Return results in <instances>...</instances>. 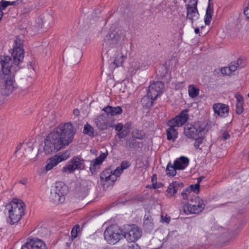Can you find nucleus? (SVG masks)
I'll return each instance as SVG.
<instances>
[{
	"label": "nucleus",
	"mask_w": 249,
	"mask_h": 249,
	"mask_svg": "<svg viewBox=\"0 0 249 249\" xmlns=\"http://www.w3.org/2000/svg\"><path fill=\"white\" fill-rule=\"evenodd\" d=\"M130 166V164L129 161L127 160L123 161L121 162L120 166L117 167L116 172L120 176L123 173L124 169H127Z\"/></svg>",
	"instance_id": "2f4dec72"
},
{
	"label": "nucleus",
	"mask_w": 249,
	"mask_h": 249,
	"mask_svg": "<svg viewBox=\"0 0 249 249\" xmlns=\"http://www.w3.org/2000/svg\"><path fill=\"white\" fill-rule=\"evenodd\" d=\"M25 203L17 199H14L6 205L4 213L9 218H21L24 216L25 210Z\"/></svg>",
	"instance_id": "39448f33"
},
{
	"label": "nucleus",
	"mask_w": 249,
	"mask_h": 249,
	"mask_svg": "<svg viewBox=\"0 0 249 249\" xmlns=\"http://www.w3.org/2000/svg\"><path fill=\"white\" fill-rule=\"evenodd\" d=\"M68 193V187L64 182H56L52 186L50 200L54 204H61L64 202L66 196Z\"/></svg>",
	"instance_id": "20e7f679"
},
{
	"label": "nucleus",
	"mask_w": 249,
	"mask_h": 249,
	"mask_svg": "<svg viewBox=\"0 0 249 249\" xmlns=\"http://www.w3.org/2000/svg\"><path fill=\"white\" fill-rule=\"evenodd\" d=\"M180 184L178 181H174L170 183L166 190L167 196H174L177 193Z\"/></svg>",
	"instance_id": "393cba45"
},
{
	"label": "nucleus",
	"mask_w": 249,
	"mask_h": 249,
	"mask_svg": "<svg viewBox=\"0 0 249 249\" xmlns=\"http://www.w3.org/2000/svg\"><path fill=\"white\" fill-rule=\"evenodd\" d=\"M146 69V68L145 66L144 68H142V65H140V62L137 61H134L130 63V66L128 68V72L130 73V75L133 76L136 73L138 70H144Z\"/></svg>",
	"instance_id": "5701e85b"
},
{
	"label": "nucleus",
	"mask_w": 249,
	"mask_h": 249,
	"mask_svg": "<svg viewBox=\"0 0 249 249\" xmlns=\"http://www.w3.org/2000/svg\"><path fill=\"white\" fill-rule=\"evenodd\" d=\"M156 99V98L152 97V96L149 95V93L147 92V95L142 99L141 103L144 107L149 108L153 106Z\"/></svg>",
	"instance_id": "a878e982"
},
{
	"label": "nucleus",
	"mask_w": 249,
	"mask_h": 249,
	"mask_svg": "<svg viewBox=\"0 0 249 249\" xmlns=\"http://www.w3.org/2000/svg\"><path fill=\"white\" fill-rule=\"evenodd\" d=\"M212 109L214 115L221 118H225L229 115V107L227 105L221 103H214Z\"/></svg>",
	"instance_id": "dca6fc26"
},
{
	"label": "nucleus",
	"mask_w": 249,
	"mask_h": 249,
	"mask_svg": "<svg viewBox=\"0 0 249 249\" xmlns=\"http://www.w3.org/2000/svg\"><path fill=\"white\" fill-rule=\"evenodd\" d=\"M19 182L22 184L25 185L27 183V179L26 178H23L19 181Z\"/></svg>",
	"instance_id": "6e6d98bb"
},
{
	"label": "nucleus",
	"mask_w": 249,
	"mask_h": 249,
	"mask_svg": "<svg viewBox=\"0 0 249 249\" xmlns=\"http://www.w3.org/2000/svg\"><path fill=\"white\" fill-rule=\"evenodd\" d=\"M171 219H160V222L162 223L169 224Z\"/></svg>",
	"instance_id": "864d4df0"
},
{
	"label": "nucleus",
	"mask_w": 249,
	"mask_h": 249,
	"mask_svg": "<svg viewBox=\"0 0 249 249\" xmlns=\"http://www.w3.org/2000/svg\"><path fill=\"white\" fill-rule=\"evenodd\" d=\"M136 138L138 139H142L141 137H136Z\"/></svg>",
	"instance_id": "052dcab7"
},
{
	"label": "nucleus",
	"mask_w": 249,
	"mask_h": 249,
	"mask_svg": "<svg viewBox=\"0 0 249 249\" xmlns=\"http://www.w3.org/2000/svg\"><path fill=\"white\" fill-rule=\"evenodd\" d=\"M107 155V151L105 153L102 152L98 157L90 161L89 169L92 174L96 172V169L99 167V166L104 161Z\"/></svg>",
	"instance_id": "aec40b11"
},
{
	"label": "nucleus",
	"mask_w": 249,
	"mask_h": 249,
	"mask_svg": "<svg viewBox=\"0 0 249 249\" xmlns=\"http://www.w3.org/2000/svg\"><path fill=\"white\" fill-rule=\"evenodd\" d=\"M191 195L189 189L186 188L185 190H183L181 193V195L184 199L188 200L189 199V196Z\"/></svg>",
	"instance_id": "4c0bfd02"
},
{
	"label": "nucleus",
	"mask_w": 249,
	"mask_h": 249,
	"mask_svg": "<svg viewBox=\"0 0 249 249\" xmlns=\"http://www.w3.org/2000/svg\"><path fill=\"white\" fill-rule=\"evenodd\" d=\"M197 198H198L199 199H202L201 198H200L198 196H194V198H193L191 199V204H188L187 205H197V204H198V203H197L198 201H197Z\"/></svg>",
	"instance_id": "49530a36"
},
{
	"label": "nucleus",
	"mask_w": 249,
	"mask_h": 249,
	"mask_svg": "<svg viewBox=\"0 0 249 249\" xmlns=\"http://www.w3.org/2000/svg\"><path fill=\"white\" fill-rule=\"evenodd\" d=\"M83 132L85 135H88L91 138H93L95 136L93 127L88 123L85 124Z\"/></svg>",
	"instance_id": "c756f323"
},
{
	"label": "nucleus",
	"mask_w": 249,
	"mask_h": 249,
	"mask_svg": "<svg viewBox=\"0 0 249 249\" xmlns=\"http://www.w3.org/2000/svg\"><path fill=\"white\" fill-rule=\"evenodd\" d=\"M164 84L160 81L153 82L149 86L148 91L149 95L155 98L162 93Z\"/></svg>",
	"instance_id": "f3484780"
},
{
	"label": "nucleus",
	"mask_w": 249,
	"mask_h": 249,
	"mask_svg": "<svg viewBox=\"0 0 249 249\" xmlns=\"http://www.w3.org/2000/svg\"><path fill=\"white\" fill-rule=\"evenodd\" d=\"M230 138V135L227 131H224L222 136V139L224 140L229 139Z\"/></svg>",
	"instance_id": "3c124183"
},
{
	"label": "nucleus",
	"mask_w": 249,
	"mask_h": 249,
	"mask_svg": "<svg viewBox=\"0 0 249 249\" xmlns=\"http://www.w3.org/2000/svg\"><path fill=\"white\" fill-rule=\"evenodd\" d=\"M20 219H7V223L11 225L17 223Z\"/></svg>",
	"instance_id": "09e8293b"
},
{
	"label": "nucleus",
	"mask_w": 249,
	"mask_h": 249,
	"mask_svg": "<svg viewBox=\"0 0 249 249\" xmlns=\"http://www.w3.org/2000/svg\"><path fill=\"white\" fill-rule=\"evenodd\" d=\"M34 8L35 7L33 5L26 6L23 9L22 14L26 16L29 14Z\"/></svg>",
	"instance_id": "e433bc0d"
},
{
	"label": "nucleus",
	"mask_w": 249,
	"mask_h": 249,
	"mask_svg": "<svg viewBox=\"0 0 249 249\" xmlns=\"http://www.w3.org/2000/svg\"><path fill=\"white\" fill-rule=\"evenodd\" d=\"M124 231L116 224H112L108 226L104 232V237L109 244L114 245L123 237H124Z\"/></svg>",
	"instance_id": "423d86ee"
},
{
	"label": "nucleus",
	"mask_w": 249,
	"mask_h": 249,
	"mask_svg": "<svg viewBox=\"0 0 249 249\" xmlns=\"http://www.w3.org/2000/svg\"><path fill=\"white\" fill-rule=\"evenodd\" d=\"M69 155L67 152H64L61 154L60 153L55 155L52 157L47 161V165L45 169L48 171L52 169L54 166L57 165L59 163L63 160H66L68 158Z\"/></svg>",
	"instance_id": "f8f14e48"
},
{
	"label": "nucleus",
	"mask_w": 249,
	"mask_h": 249,
	"mask_svg": "<svg viewBox=\"0 0 249 249\" xmlns=\"http://www.w3.org/2000/svg\"><path fill=\"white\" fill-rule=\"evenodd\" d=\"M197 199V205H185L183 206V212L187 214L190 213L198 214L204 209L205 205L202 199Z\"/></svg>",
	"instance_id": "2eb2a0df"
},
{
	"label": "nucleus",
	"mask_w": 249,
	"mask_h": 249,
	"mask_svg": "<svg viewBox=\"0 0 249 249\" xmlns=\"http://www.w3.org/2000/svg\"><path fill=\"white\" fill-rule=\"evenodd\" d=\"M23 46V40L17 37L14 41L12 53L13 61L9 56L0 55V64L3 75V81L8 92H12L13 90L15 74L20 69L19 65L24 57Z\"/></svg>",
	"instance_id": "f257e3e1"
},
{
	"label": "nucleus",
	"mask_w": 249,
	"mask_h": 249,
	"mask_svg": "<svg viewBox=\"0 0 249 249\" xmlns=\"http://www.w3.org/2000/svg\"><path fill=\"white\" fill-rule=\"evenodd\" d=\"M126 55L124 54L121 52H119L115 55L113 61V65L115 68H117L122 66L126 58Z\"/></svg>",
	"instance_id": "b1692460"
},
{
	"label": "nucleus",
	"mask_w": 249,
	"mask_h": 249,
	"mask_svg": "<svg viewBox=\"0 0 249 249\" xmlns=\"http://www.w3.org/2000/svg\"><path fill=\"white\" fill-rule=\"evenodd\" d=\"M74 132L71 123L61 124L53 130L45 139L44 151L51 154L68 145L73 140Z\"/></svg>",
	"instance_id": "f03ea898"
},
{
	"label": "nucleus",
	"mask_w": 249,
	"mask_h": 249,
	"mask_svg": "<svg viewBox=\"0 0 249 249\" xmlns=\"http://www.w3.org/2000/svg\"><path fill=\"white\" fill-rule=\"evenodd\" d=\"M195 142L194 143V146L196 149H198L200 145L203 142V139L201 138L200 136L196 138V139H195Z\"/></svg>",
	"instance_id": "ea45409f"
},
{
	"label": "nucleus",
	"mask_w": 249,
	"mask_h": 249,
	"mask_svg": "<svg viewBox=\"0 0 249 249\" xmlns=\"http://www.w3.org/2000/svg\"><path fill=\"white\" fill-rule=\"evenodd\" d=\"M244 111L243 103H236V112L237 114H240Z\"/></svg>",
	"instance_id": "58836bf2"
},
{
	"label": "nucleus",
	"mask_w": 249,
	"mask_h": 249,
	"mask_svg": "<svg viewBox=\"0 0 249 249\" xmlns=\"http://www.w3.org/2000/svg\"><path fill=\"white\" fill-rule=\"evenodd\" d=\"M80 231V226L78 224L75 225L73 228L72 229V230L71 231V236L76 238L77 236L78 233Z\"/></svg>",
	"instance_id": "f704fd0d"
},
{
	"label": "nucleus",
	"mask_w": 249,
	"mask_h": 249,
	"mask_svg": "<svg viewBox=\"0 0 249 249\" xmlns=\"http://www.w3.org/2000/svg\"><path fill=\"white\" fill-rule=\"evenodd\" d=\"M199 32V29L198 28H196L195 29V33L196 34H198Z\"/></svg>",
	"instance_id": "13d9d810"
},
{
	"label": "nucleus",
	"mask_w": 249,
	"mask_h": 249,
	"mask_svg": "<svg viewBox=\"0 0 249 249\" xmlns=\"http://www.w3.org/2000/svg\"><path fill=\"white\" fill-rule=\"evenodd\" d=\"M21 249H46V246L41 240L31 239L22 245Z\"/></svg>",
	"instance_id": "6ab92c4d"
},
{
	"label": "nucleus",
	"mask_w": 249,
	"mask_h": 249,
	"mask_svg": "<svg viewBox=\"0 0 249 249\" xmlns=\"http://www.w3.org/2000/svg\"><path fill=\"white\" fill-rule=\"evenodd\" d=\"M177 170L176 166L174 164H173L171 163V161H170L166 166V174L169 177H174L177 174Z\"/></svg>",
	"instance_id": "7c9ffc66"
},
{
	"label": "nucleus",
	"mask_w": 249,
	"mask_h": 249,
	"mask_svg": "<svg viewBox=\"0 0 249 249\" xmlns=\"http://www.w3.org/2000/svg\"><path fill=\"white\" fill-rule=\"evenodd\" d=\"M235 97L236 100V103H244V99L242 96L239 94H236L235 95Z\"/></svg>",
	"instance_id": "a18cd8bd"
},
{
	"label": "nucleus",
	"mask_w": 249,
	"mask_h": 249,
	"mask_svg": "<svg viewBox=\"0 0 249 249\" xmlns=\"http://www.w3.org/2000/svg\"><path fill=\"white\" fill-rule=\"evenodd\" d=\"M124 229V237L130 242L137 241L142 235V230L134 224L126 225Z\"/></svg>",
	"instance_id": "1a4fd4ad"
},
{
	"label": "nucleus",
	"mask_w": 249,
	"mask_h": 249,
	"mask_svg": "<svg viewBox=\"0 0 249 249\" xmlns=\"http://www.w3.org/2000/svg\"><path fill=\"white\" fill-rule=\"evenodd\" d=\"M245 65L246 64L243 60L239 58L236 61L231 62L229 67L221 68V72L223 75H230L232 72L235 71L237 69L244 67Z\"/></svg>",
	"instance_id": "4468645a"
},
{
	"label": "nucleus",
	"mask_w": 249,
	"mask_h": 249,
	"mask_svg": "<svg viewBox=\"0 0 249 249\" xmlns=\"http://www.w3.org/2000/svg\"><path fill=\"white\" fill-rule=\"evenodd\" d=\"M199 184L197 183L195 185H191L187 188L189 189L190 192L192 193V192L196 194H198L199 192Z\"/></svg>",
	"instance_id": "72a5a7b5"
},
{
	"label": "nucleus",
	"mask_w": 249,
	"mask_h": 249,
	"mask_svg": "<svg viewBox=\"0 0 249 249\" xmlns=\"http://www.w3.org/2000/svg\"><path fill=\"white\" fill-rule=\"evenodd\" d=\"M156 179V176L155 175H153L152 178V181L153 182L154 179Z\"/></svg>",
	"instance_id": "bf43d9fd"
},
{
	"label": "nucleus",
	"mask_w": 249,
	"mask_h": 249,
	"mask_svg": "<svg viewBox=\"0 0 249 249\" xmlns=\"http://www.w3.org/2000/svg\"><path fill=\"white\" fill-rule=\"evenodd\" d=\"M184 82H178L176 85V87L177 88H182L183 87H184Z\"/></svg>",
	"instance_id": "603ef678"
},
{
	"label": "nucleus",
	"mask_w": 249,
	"mask_h": 249,
	"mask_svg": "<svg viewBox=\"0 0 249 249\" xmlns=\"http://www.w3.org/2000/svg\"><path fill=\"white\" fill-rule=\"evenodd\" d=\"M118 36L114 32L108 33L105 37L103 45L107 49L108 47L114 48L118 43Z\"/></svg>",
	"instance_id": "a211bd4d"
},
{
	"label": "nucleus",
	"mask_w": 249,
	"mask_h": 249,
	"mask_svg": "<svg viewBox=\"0 0 249 249\" xmlns=\"http://www.w3.org/2000/svg\"><path fill=\"white\" fill-rule=\"evenodd\" d=\"M84 160L79 157H73L67 165L62 168V171L72 173L76 170H83L85 168Z\"/></svg>",
	"instance_id": "9d476101"
},
{
	"label": "nucleus",
	"mask_w": 249,
	"mask_h": 249,
	"mask_svg": "<svg viewBox=\"0 0 249 249\" xmlns=\"http://www.w3.org/2000/svg\"><path fill=\"white\" fill-rule=\"evenodd\" d=\"M77 194L79 198L83 199L88 195V189L86 187L84 188L82 190L78 191Z\"/></svg>",
	"instance_id": "c9c22d12"
},
{
	"label": "nucleus",
	"mask_w": 249,
	"mask_h": 249,
	"mask_svg": "<svg viewBox=\"0 0 249 249\" xmlns=\"http://www.w3.org/2000/svg\"><path fill=\"white\" fill-rule=\"evenodd\" d=\"M23 0H17V1H14L12 2L8 1H2L0 2V9L2 11L4 10L8 6L14 4L16 3L19 4L23 2Z\"/></svg>",
	"instance_id": "473e14b6"
},
{
	"label": "nucleus",
	"mask_w": 249,
	"mask_h": 249,
	"mask_svg": "<svg viewBox=\"0 0 249 249\" xmlns=\"http://www.w3.org/2000/svg\"><path fill=\"white\" fill-rule=\"evenodd\" d=\"M119 177L120 175L116 172V170L112 171L110 169L107 168L101 174L100 179L103 187L105 188L112 186Z\"/></svg>",
	"instance_id": "6e6552de"
},
{
	"label": "nucleus",
	"mask_w": 249,
	"mask_h": 249,
	"mask_svg": "<svg viewBox=\"0 0 249 249\" xmlns=\"http://www.w3.org/2000/svg\"><path fill=\"white\" fill-rule=\"evenodd\" d=\"M152 188L153 189H156L158 188V186H157V183H153L152 184Z\"/></svg>",
	"instance_id": "4d7b16f0"
},
{
	"label": "nucleus",
	"mask_w": 249,
	"mask_h": 249,
	"mask_svg": "<svg viewBox=\"0 0 249 249\" xmlns=\"http://www.w3.org/2000/svg\"><path fill=\"white\" fill-rule=\"evenodd\" d=\"M94 123L100 130H105L113 127L112 123H109L108 117L103 114L96 116L94 119Z\"/></svg>",
	"instance_id": "ddd939ff"
},
{
	"label": "nucleus",
	"mask_w": 249,
	"mask_h": 249,
	"mask_svg": "<svg viewBox=\"0 0 249 249\" xmlns=\"http://www.w3.org/2000/svg\"><path fill=\"white\" fill-rule=\"evenodd\" d=\"M205 125L200 122L187 124L184 127L183 133L188 139L195 140L201 136L204 132Z\"/></svg>",
	"instance_id": "0eeeda50"
},
{
	"label": "nucleus",
	"mask_w": 249,
	"mask_h": 249,
	"mask_svg": "<svg viewBox=\"0 0 249 249\" xmlns=\"http://www.w3.org/2000/svg\"><path fill=\"white\" fill-rule=\"evenodd\" d=\"M106 211V210H100L97 211L93 212L91 214L92 217H98L102 215Z\"/></svg>",
	"instance_id": "a19ab883"
},
{
	"label": "nucleus",
	"mask_w": 249,
	"mask_h": 249,
	"mask_svg": "<svg viewBox=\"0 0 249 249\" xmlns=\"http://www.w3.org/2000/svg\"><path fill=\"white\" fill-rule=\"evenodd\" d=\"M247 96L249 98V93L248 94Z\"/></svg>",
	"instance_id": "680f3d73"
},
{
	"label": "nucleus",
	"mask_w": 249,
	"mask_h": 249,
	"mask_svg": "<svg viewBox=\"0 0 249 249\" xmlns=\"http://www.w3.org/2000/svg\"><path fill=\"white\" fill-rule=\"evenodd\" d=\"M244 13L247 18L249 19V3L248 4L247 6L245 7Z\"/></svg>",
	"instance_id": "8fccbe9b"
},
{
	"label": "nucleus",
	"mask_w": 249,
	"mask_h": 249,
	"mask_svg": "<svg viewBox=\"0 0 249 249\" xmlns=\"http://www.w3.org/2000/svg\"><path fill=\"white\" fill-rule=\"evenodd\" d=\"M213 13V7L211 6L210 3H209L204 17V22L206 25H208L210 24Z\"/></svg>",
	"instance_id": "cd10ccee"
},
{
	"label": "nucleus",
	"mask_w": 249,
	"mask_h": 249,
	"mask_svg": "<svg viewBox=\"0 0 249 249\" xmlns=\"http://www.w3.org/2000/svg\"><path fill=\"white\" fill-rule=\"evenodd\" d=\"M123 249H141L138 245H124Z\"/></svg>",
	"instance_id": "37998d69"
},
{
	"label": "nucleus",
	"mask_w": 249,
	"mask_h": 249,
	"mask_svg": "<svg viewBox=\"0 0 249 249\" xmlns=\"http://www.w3.org/2000/svg\"><path fill=\"white\" fill-rule=\"evenodd\" d=\"M189 96L192 99H195L199 94L200 89L195 85L190 84L188 87Z\"/></svg>",
	"instance_id": "bb28decb"
},
{
	"label": "nucleus",
	"mask_w": 249,
	"mask_h": 249,
	"mask_svg": "<svg viewBox=\"0 0 249 249\" xmlns=\"http://www.w3.org/2000/svg\"><path fill=\"white\" fill-rule=\"evenodd\" d=\"M143 229L146 232H151L154 230L155 226L153 219H144L143 223Z\"/></svg>",
	"instance_id": "c85d7f7f"
},
{
	"label": "nucleus",
	"mask_w": 249,
	"mask_h": 249,
	"mask_svg": "<svg viewBox=\"0 0 249 249\" xmlns=\"http://www.w3.org/2000/svg\"><path fill=\"white\" fill-rule=\"evenodd\" d=\"M102 111L106 113L107 117L120 115L123 112V109L120 106L113 107L111 106H107L102 109Z\"/></svg>",
	"instance_id": "412c9836"
},
{
	"label": "nucleus",
	"mask_w": 249,
	"mask_h": 249,
	"mask_svg": "<svg viewBox=\"0 0 249 249\" xmlns=\"http://www.w3.org/2000/svg\"><path fill=\"white\" fill-rule=\"evenodd\" d=\"M160 218H163V216L162 215H161Z\"/></svg>",
	"instance_id": "e2e57ef3"
},
{
	"label": "nucleus",
	"mask_w": 249,
	"mask_h": 249,
	"mask_svg": "<svg viewBox=\"0 0 249 249\" xmlns=\"http://www.w3.org/2000/svg\"><path fill=\"white\" fill-rule=\"evenodd\" d=\"M189 119L188 111L186 109L182 110L178 115L169 120L167 124L169 127L166 130L167 139L168 141L175 142L178 137V129L184 125Z\"/></svg>",
	"instance_id": "7ed1b4c3"
},
{
	"label": "nucleus",
	"mask_w": 249,
	"mask_h": 249,
	"mask_svg": "<svg viewBox=\"0 0 249 249\" xmlns=\"http://www.w3.org/2000/svg\"><path fill=\"white\" fill-rule=\"evenodd\" d=\"M112 124L113 125V127L112 128H114L118 132L121 131V130L123 129V124L122 123H118L116 124Z\"/></svg>",
	"instance_id": "c03bdc74"
},
{
	"label": "nucleus",
	"mask_w": 249,
	"mask_h": 249,
	"mask_svg": "<svg viewBox=\"0 0 249 249\" xmlns=\"http://www.w3.org/2000/svg\"><path fill=\"white\" fill-rule=\"evenodd\" d=\"M73 113L75 116H79L80 114L79 110L77 108H75L73 111Z\"/></svg>",
	"instance_id": "5fc2aeb1"
},
{
	"label": "nucleus",
	"mask_w": 249,
	"mask_h": 249,
	"mask_svg": "<svg viewBox=\"0 0 249 249\" xmlns=\"http://www.w3.org/2000/svg\"><path fill=\"white\" fill-rule=\"evenodd\" d=\"M127 132L124 130H122L117 133V135L120 138H123L127 135Z\"/></svg>",
	"instance_id": "de8ad7c7"
},
{
	"label": "nucleus",
	"mask_w": 249,
	"mask_h": 249,
	"mask_svg": "<svg viewBox=\"0 0 249 249\" xmlns=\"http://www.w3.org/2000/svg\"><path fill=\"white\" fill-rule=\"evenodd\" d=\"M36 22L37 24L36 26L38 27H41L44 23V19L41 16H38L36 19Z\"/></svg>",
	"instance_id": "79ce46f5"
},
{
	"label": "nucleus",
	"mask_w": 249,
	"mask_h": 249,
	"mask_svg": "<svg viewBox=\"0 0 249 249\" xmlns=\"http://www.w3.org/2000/svg\"><path fill=\"white\" fill-rule=\"evenodd\" d=\"M173 163L178 170H183L188 166L189 159L187 157L181 156L176 159Z\"/></svg>",
	"instance_id": "4be33fe9"
},
{
	"label": "nucleus",
	"mask_w": 249,
	"mask_h": 249,
	"mask_svg": "<svg viewBox=\"0 0 249 249\" xmlns=\"http://www.w3.org/2000/svg\"><path fill=\"white\" fill-rule=\"evenodd\" d=\"M197 5V0H189L188 4L186 5L187 18L189 19L192 23L194 21L197 20L199 17Z\"/></svg>",
	"instance_id": "9b49d317"
}]
</instances>
